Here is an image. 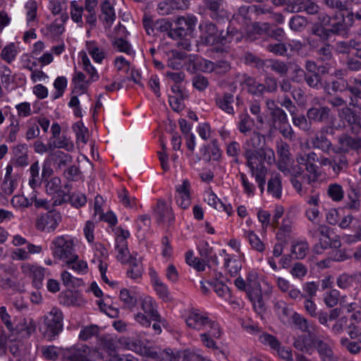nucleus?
<instances>
[{"mask_svg": "<svg viewBox=\"0 0 361 361\" xmlns=\"http://www.w3.org/2000/svg\"><path fill=\"white\" fill-rule=\"evenodd\" d=\"M66 264L69 268H71L78 272L86 271L87 269V262L84 260H79L78 256L75 254L66 260Z\"/></svg>", "mask_w": 361, "mask_h": 361, "instance_id": "34", "label": "nucleus"}, {"mask_svg": "<svg viewBox=\"0 0 361 361\" xmlns=\"http://www.w3.org/2000/svg\"><path fill=\"white\" fill-rule=\"evenodd\" d=\"M23 274L32 279V283L37 289L42 286L45 269L37 265L24 264L21 266Z\"/></svg>", "mask_w": 361, "mask_h": 361, "instance_id": "9", "label": "nucleus"}, {"mask_svg": "<svg viewBox=\"0 0 361 361\" xmlns=\"http://www.w3.org/2000/svg\"><path fill=\"white\" fill-rule=\"evenodd\" d=\"M360 191L355 185H350L348 192V201L345 208L354 212H358L361 208V202L360 200Z\"/></svg>", "mask_w": 361, "mask_h": 361, "instance_id": "15", "label": "nucleus"}, {"mask_svg": "<svg viewBox=\"0 0 361 361\" xmlns=\"http://www.w3.org/2000/svg\"><path fill=\"white\" fill-rule=\"evenodd\" d=\"M36 326L32 320L27 323L25 319L16 324V327L10 331L8 334L10 341H15L17 339H23L30 336L32 333L35 331Z\"/></svg>", "mask_w": 361, "mask_h": 361, "instance_id": "8", "label": "nucleus"}, {"mask_svg": "<svg viewBox=\"0 0 361 361\" xmlns=\"http://www.w3.org/2000/svg\"><path fill=\"white\" fill-rule=\"evenodd\" d=\"M293 324L302 332L310 333L309 324L307 319L295 312L292 316Z\"/></svg>", "mask_w": 361, "mask_h": 361, "instance_id": "45", "label": "nucleus"}, {"mask_svg": "<svg viewBox=\"0 0 361 361\" xmlns=\"http://www.w3.org/2000/svg\"><path fill=\"white\" fill-rule=\"evenodd\" d=\"M196 21L197 19L194 16L188 18L181 16L176 19V24L179 30H183L187 35L193 31Z\"/></svg>", "mask_w": 361, "mask_h": 361, "instance_id": "23", "label": "nucleus"}, {"mask_svg": "<svg viewBox=\"0 0 361 361\" xmlns=\"http://www.w3.org/2000/svg\"><path fill=\"white\" fill-rule=\"evenodd\" d=\"M90 349L87 345L80 348H75L67 350L64 357L68 361H90L88 356L90 355Z\"/></svg>", "mask_w": 361, "mask_h": 361, "instance_id": "14", "label": "nucleus"}, {"mask_svg": "<svg viewBox=\"0 0 361 361\" xmlns=\"http://www.w3.org/2000/svg\"><path fill=\"white\" fill-rule=\"evenodd\" d=\"M124 344L126 347L140 355L153 361H179L180 353H174L171 349L156 351L153 348L144 345L140 340L127 338Z\"/></svg>", "mask_w": 361, "mask_h": 361, "instance_id": "2", "label": "nucleus"}, {"mask_svg": "<svg viewBox=\"0 0 361 361\" xmlns=\"http://www.w3.org/2000/svg\"><path fill=\"white\" fill-rule=\"evenodd\" d=\"M327 194L335 202L341 201L344 197L343 188L338 183L330 184L327 189Z\"/></svg>", "mask_w": 361, "mask_h": 361, "instance_id": "32", "label": "nucleus"}, {"mask_svg": "<svg viewBox=\"0 0 361 361\" xmlns=\"http://www.w3.org/2000/svg\"><path fill=\"white\" fill-rule=\"evenodd\" d=\"M251 6L247 5H241L238 8L236 11L233 15V19L238 20L240 18L243 19L245 23H249L252 21L251 13L252 9L250 8Z\"/></svg>", "mask_w": 361, "mask_h": 361, "instance_id": "31", "label": "nucleus"}, {"mask_svg": "<svg viewBox=\"0 0 361 361\" xmlns=\"http://www.w3.org/2000/svg\"><path fill=\"white\" fill-rule=\"evenodd\" d=\"M152 281L154 290L159 298L165 302L169 301V292L167 286L160 281L157 276L153 278Z\"/></svg>", "mask_w": 361, "mask_h": 361, "instance_id": "30", "label": "nucleus"}, {"mask_svg": "<svg viewBox=\"0 0 361 361\" xmlns=\"http://www.w3.org/2000/svg\"><path fill=\"white\" fill-rule=\"evenodd\" d=\"M339 296V291L336 289L331 290L324 298L325 305L329 308L335 307L338 302Z\"/></svg>", "mask_w": 361, "mask_h": 361, "instance_id": "51", "label": "nucleus"}, {"mask_svg": "<svg viewBox=\"0 0 361 361\" xmlns=\"http://www.w3.org/2000/svg\"><path fill=\"white\" fill-rule=\"evenodd\" d=\"M267 191L276 198L281 197V184L279 177L275 176L269 180Z\"/></svg>", "mask_w": 361, "mask_h": 361, "instance_id": "37", "label": "nucleus"}, {"mask_svg": "<svg viewBox=\"0 0 361 361\" xmlns=\"http://www.w3.org/2000/svg\"><path fill=\"white\" fill-rule=\"evenodd\" d=\"M328 25H324L321 21L319 23H314L311 30L312 35L318 37L323 41H328L331 37L330 32H329V28H326Z\"/></svg>", "mask_w": 361, "mask_h": 361, "instance_id": "29", "label": "nucleus"}, {"mask_svg": "<svg viewBox=\"0 0 361 361\" xmlns=\"http://www.w3.org/2000/svg\"><path fill=\"white\" fill-rule=\"evenodd\" d=\"M338 140L341 149L344 151H348L349 149L357 150L361 148V138L353 137L347 134H342L339 136Z\"/></svg>", "mask_w": 361, "mask_h": 361, "instance_id": "19", "label": "nucleus"}, {"mask_svg": "<svg viewBox=\"0 0 361 361\" xmlns=\"http://www.w3.org/2000/svg\"><path fill=\"white\" fill-rule=\"evenodd\" d=\"M243 37L242 32L234 27L229 25L226 30H219L215 23L209 22L204 25L202 33L200 36V43L208 47H224L232 43H238Z\"/></svg>", "mask_w": 361, "mask_h": 361, "instance_id": "1", "label": "nucleus"}, {"mask_svg": "<svg viewBox=\"0 0 361 361\" xmlns=\"http://www.w3.org/2000/svg\"><path fill=\"white\" fill-rule=\"evenodd\" d=\"M231 69L230 62L226 60H219L214 62V73L218 75H224Z\"/></svg>", "mask_w": 361, "mask_h": 361, "instance_id": "57", "label": "nucleus"}, {"mask_svg": "<svg viewBox=\"0 0 361 361\" xmlns=\"http://www.w3.org/2000/svg\"><path fill=\"white\" fill-rule=\"evenodd\" d=\"M205 150L204 159L210 160L212 158L214 160H218L220 157V150L217 145L216 140H213L209 145L204 147Z\"/></svg>", "mask_w": 361, "mask_h": 361, "instance_id": "35", "label": "nucleus"}, {"mask_svg": "<svg viewBox=\"0 0 361 361\" xmlns=\"http://www.w3.org/2000/svg\"><path fill=\"white\" fill-rule=\"evenodd\" d=\"M31 179L29 181V184L31 188H35L37 185L41 183L42 176H39V166L38 161L34 162L30 169Z\"/></svg>", "mask_w": 361, "mask_h": 361, "instance_id": "40", "label": "nucleus"}, {"mask_svg": "<svg viewBox=\"0 0 361 361\" xmlns=\"http://www.w3.org/2000/svg\"><path fill=\"white\" fill-rule=\"evenodd\" d=\"M223 3V0H203L205 8L210 11L211 18L216 21L221 18Z\"/></svg>", "mask_w": 361, "mask_h": 361, "instance_id": "21", "label": "nucleus"}, {"mask_svg": "<svg viewBox=\"0 0 361 361\" xmlns=\"http://www.w3.org/2000/svg\"><path fill=\"white\" fill-rule=\"evenodd\" d=\"M333 133V130L331 128H323L312 140V144L314 148L321 149L324 153H329L333 149L332 144L330 140L327 137L329 130Z\"/></svg>", "mask_w": 361, "mask_h": 361, "instance_id": "10", "label": "nucleus"}, {"mask_svg": "<svg viewBox=\"0 0 361 361\" xmlns=\"http://www.w3.org/2000/svg\"><path fill=\"white\" fill-rule=\"evenodd\" d=\"M339 116L351 126L353 131L357 133L361 130V114L345 106L339 111Z\"/></svg>", "mask_w": 361, "mask_h": 361, "instance_id": "12", "label": "nucleus"}, {"mask_svg": "<svg viewBox=\"0 0 361 361\" xmlns=\"http://www.w3.org/2000/svg\"><path fill=\"white\" fill-rule=\"evenodd\" d=\"M274 130H278L282 136L286 139H288L290 141H293L295 139V133L288 123L287 124H283L276 128Z\"/></svg>", "mask_w": 361, "mask_h": 361, "instance_id": "63", "label": "nucleus"}, {"mask_svg": "<svg viewBox=\"0 0 361 361\" xmlns=\"http://www.w3.org/2000/svg\"><path fill=\"white\" fill-rule=\"evenodd\" d=\"M53 255L60 259H68L74 255L73 241L66 240L63 236L56 238L53 242Z\"/></svg>", "mask_w": 361, "mask_h": 361, "instance_id": "6", "label": "nucleus"}, {"mask_svg": "<svg viewBox=\"0 0 361 361\" xmlns=\"http://www.w3.org/2000/svg\"><path fill=\"white\" fill-rule=\"evenodd\" d=\"M348 166V160L345 156L338 154L333 159V170L336 173H339Z\"/></svg>", "mask_w": 361, "mask_h": 361, "instance_id": "47", "label": "nucleus"}, {"mask_svg": "<svg viewBox=\"0 0 361 361\" xmlns=\"http://www.w3.org/2000/svg\"><path fill=\"white\" fill-rule=\"evenodd\" d=\"M304 80L309 87L318 89L321 84L322 77L318 73H314V74L306 73Z\"/></svg>", "mask_w": 361, "mask_h": 361, "instance_id": "59", "label": "nucleus"}, {"mask_svg": "<svg viewBox=\"0 0 361 361\" xmlns=\"http://www.w3.org/2000/svg\"><path fill=\"white\" fill-rule=\"evenodd\" d=\"M319 21L323 25H328L329 32L331 35L341 36L348 37L350 27L354 23L353 12L336 13L334 16H329L326 14H321L318 17Z\"/></svg>", "mask_w": 361, "mask_h": 361, "instance_id": "3", "label": "nucleus"}, {"mask_svg": "<svg viewBox=\"0 0 361 361\" xmlns=\"http://www.w3.org/2000/svg\"><path fill=\"white\" fill-rule=\"evenodd\" d=\"M112 45L121 52H124L127 54H130L131 53L132 49L130 44L128 41L123 39L122 37L115 38L114 41L112 42Z\"/></svg>", "mask_w": 361, "mask_h": 361, "instance_id": "50", "label": "nucleus"}, {"mask_svg": "<svg viewBox=\"0 0 361 361\" xmlns=\"http://www.w3.org/2000/svg\"><path fill=\"white\" fill-rule=\"evenodd\" d=\"M86 47L89 54L95 62L101 63L103 61L105 57V53L96 45L94 41L87 42Z\"/></svg>", "mask_w": 361, "mask_h": 361, "instance_id": "27", "label": "nucleus"}, {"mask_svg": "<svg viewBox=\"0 0 361 361\" xmlns=\"http://www.w3.org/2000/svg\"><path fill=\"white\" fill-rule=\"evenodd\" d=\"M61 221V214L56 211L51 210L42 215L36 223L38 230L52 231L56 229L59 223Z\"/></svg>", "mask_w": 361, "mask_h": 361, "instance_id": "7", "label": "nucleus"}, {"mask_svg": "<svg viewBox=\"0 0 361 361\" xmlns=\"http://www.w3.org/2000/svg\"><path fill=\"white\" fill-rule=\"evenodd\" d=\"M263 85L265 87V92L270 93L276 92L278 89L277 79L274 75H267L264 77Z\"/></svg>", "mask_w": 361, "mask_h": 361, "instance_id": "53", "label": "nucleus"}, {"mask_svg": "<svg viewBox=\"0 0 361 361\" xmlns=\"http://www.w3.org/2000/svg\"><path fill=\"white\" fill-rule=\"evenodd\" d=\"M266 68H269L281 75H286L288 71L287 64L278 59H267Z\"/></svg>", "mask_w": 361, "mask_h": 361, "instance_id": "26", "label": "nucleus"}, {"mask_svg": "<svg viewBox=\"0 0 361 361\" xmlns=\"http://www.w3.org/2000/svg\"><path fill=\"white\" fill-rule=\"evenodd\" d=\"M276 153L279 156V161H290L291 154L290 152V147L286 142L280 140L277 142Z\"/></svg>", "mask_w": 361, "mask_h": 361, "instance_id": "28", "label": "nucleus"}, {"mask_svg": "<svg viewBox=\"0 0 361 361\" xmlns=\"http://www.w3.org/2000/svg\"><path fill=\"white\" fill-rule=\"evenodd\" d=\"M245 235L248 238L249 243L252 247L259 252L264 250V245L254 231H245Z\"/></svg>", "mask_w": 361, "mask_h": 361, "instance_id": "39", "label": "nucleus"}, {"mask_svg": "<svg viewBox=\"0 0 361 361\" xmlns=\"http://www.w3.org/2000/svg\"><path fill=\"white\" fill-rule=\"evenodd\" d=\"M127 264H130V269L127 271L128 276L136 279L142 276V269L140 259H137L134 255H130Z\"/></svg>", "mask_w": 361, "mask_h": 361, "instance_id": "22", "label": "nucleus"}, {"mask_svg": "<svg viewBox=\"0 0 361 361\" xmlns=\"http://www.w3.org/2000/svg\"><path fill=\"white\" fill-rule=\"evenodd\" d=\"M81 59L83 65V69L90 75L91 80L93 81L98 80L99 75L97 74L95 68L91 65L90 61L85 53L82 55Z\"/></svg>", "mask_w": 361, "mask_h": 361, "instance_id": "44", "label": "nucleus"}, {"mask_svg": "<svg viewBox=\"0 0 361 361\" xmlns=\"http://www.w3.org/2000/svg\"><path fill=\"white\" fill-rule=\"evenodd\" d=\"M192 85L197 90L203 91L208 87L209 82L206 77L200 74L194 76Z\"/></svg>", "mask_w": 361, "mask_h": 361, "instance_id": "64", "label": "nucleus"}, {"mask_svg": "<svg viewBox=\"0 0 361 361\" xmlns=\"http://www.w3.org/2000/svg\"><path fill=\"white\" fill-rule=\"evenodd\" d=\"M154 214L158 224L168 223L171 224L174 219L171 208L161 200L157 201V206L154 209Z\"/></svg>", "mask_w": 361, "mask_h": 361, "instance_id": "11", "label": "nucleus"}, {"mask_svg": "<svg viewBox=\"0 0 361 361\" xmlns=\"http://www.w3.org/2000/svg\"><path fill=\"white\" fill-rule=\"evenodd\" d=\"M215 102L218 107L222 111L231 115L234 114V109L232 106L235 102L233 94L229 92H226L222 96L217 97Z\"/></svg>", "mask_w": 361, "mask_h": 361, "instance_id": "18", "label": "nucleus"}, {"mask_svg": "<svg viewBox=\"0 0 361 361\" xmlns=\"http://www.w3.org/2000/svg\"><path fill=\"white\" fill-rule=\"evenodd\" d=\"M116 249L118 250L117 259L122 264H127L128 262V257L131 255L128 249L127 242H124L123 240L120 243H116Z\"/></svg>", "mask_w": 361, "mask_h": 361, "instance_id": "36", "label": "nucleus"}, {"mask_svg": "<svg viewBox=\"0 0 361 361\" xmlns=\"http://www.w3.org/2000/svg\"><path fill=\"white\" fill-rule=\"evenodd\" d=\"M200 255L203 262H206L209 267V257L213 254V247L207 241H203L199 250Z\"/></svg>", "mask_w": 361, "mask_h": 361, "instance_id": "54", "label": "nucleus"}, {"mask_svg": "<svg viewBox=\"0 0 361 361\" xmlns=\"http://www.w3.org/2000/svg\"><path fill=\"white\" fill-rule=\"evenodd\" d=\"M239 119L238 129L240 132L245 135L250 133L254 126V120L251 118L246 111L240 114Z\"/></svg>", "mask_w": 361, "mask_h": 361, "instance_id": "25", "label": "nucleus"}, {"mask_svg": "<svg viewBox=\"0 0 361 361\" xmlns=\"http://www.w3.org/2000/svg\"><path fill=\"white\" fill-rule=\"evenodd\" d=\"M245 60L246 63L255 64V68L265 71L267 60H263L250 52L245 53Z\"/></svg>", "mask_w": 361, "mask_h": 361, "instance_id": "42", "label": "nucleus"}, {"mask_svg": "<svg viewBox=\"0 0 361 361\" xmlns=\"http://www.w3.org/2000/svg\"><path fill=\"white\" fill-rule=\"evenodd\" d=\"M99 328L97 325L92 324L85 326L80 331L79 338L82 341H87L94 336L97 335Z\"/></svg>", "mask_w": 361, "mask_h": 361, "instance_id": "48", "label": "nucleus"}, {"mask_svg": "<svg viewBox=\"0 0 361 361\" xmlns=\"http://www.w3.org/2000/svg\"><path fill=\"white\" fill-rule=\"evenodd\" d=\"M207 326L210 327V330H207L203 335H207L209 337L218 338L221 336V332L219 324L214 321L209 320Z\"/></svg>", "mask_w": 361, "mask_h": 361, "instance_id": "61", "label": "nucleus"}, {"mask_svg": "<svg viewBox=\"0 0 361 361\" xmlns=\"http://www.w3.org/2000/svg\"><path fill=\"white\" fill-rule=\"evenodd\" d=\"M330 111L327 106L312 107L307 110V118L310 122L326 123L329 119Z\"/></svg>", "mask_w": 361, "mask_h": 361, "instance_id": "13", "label": "nucleus"}, {"mask_svg": "<svg viewBox=\"0 0 361 361\" xmlns=\"http://www.w3.org/2000/svg\"><path fill=\"white\" fill-rule=\"evenodd\" d=\"M209 317L197 312H191L185 319L187 326L190 328L201 330L202 327H207Z\"/></svg>", "mask_w": 361, "mask_h": 361, "instance_id": "16", "label": "nucleus"}, {"mask_svg": "<svg viewBox=\"0 0 361 361\" xmlns=\"http://www.w3.org/2000/svg\"><path fill=\"white\" fill-rule=\"evenodd\" d=\"M308 244L307 242H298L292 245L291 252L295 255L296 259H303L307 252Z\"/></svg>", "mask_w": 361, "mask_h": 361, "instance_id": "41", "label": "nucleus"}, {"mask_svg": "<svg viewBox=\"0 0 361 361\" xmlns=\"http://www.w3.org/2000/svg\"><path fill=\"white\" fill-rule=\"evenodd\" d=\"M340 343L341 346L345 348L351 354H357L361 350V347L357 342L350 341L348 338H342Z\"/></svg>", "mask_w": 361, "mask_h": 361, "instance_id": "56", "label": "nucleus"}, {"mask_svg": "<svg viewBox=\"0 0 361 361\" xmlns=\"http://www.w3.org/2000/svg\"><path fill=\"white\" fill-rule=\"evenodd\" d=\"M317 160V154L314 152H311L307 154V164H306V170L312 174H315L317 171V166L315 164L316 161Z\"/></svg>", "mask_w": 361, "mask_h": 361, "instance_id": "60", "label": "nucleus"}, {"mask_svg": "<svg viewBox=\"0 0 361 361\" xmlns=\"http://www.w3.org/2000/svg\"><path fill=\"white\" fill-rule=\"evenodd\" d=\"M269 115L270 130H274L283 124H287L288 122L287 114L281 107L274 111H271Z\"/></svg>", "mask_w": 361, "mask_h": 361, "instance_id": "17", "label": "nucleus"}, {"mask_svg": "<svg viewBox=\"0 0 361 361\" xmlns=\"http://www.w3.org/2000/svg\"><path fill=\"white\" fill-rule=\"evenodd\" d=\"M267 51L278 56H285L287 54L288 48L283 43L269 44L267 47Z\"/></svg>", "mask_w": 361, "mask_h": 361, "instance_id": "58", "label": "nucleus"}, {"mask_svg": "<svg viewBox=\"0 0 361 361\" xmlns=\"http://www.w3.org/2000/svg\"><path fill=\"white\" fill-rule=\"evenodd\" d=\"M312 342L314 343L320 358L334 353L329 345L322 340L312 338Z\"/></svg>", "mask_w": 361, "mask_h": 361, "instance_id": "43", "label": "nucleus"}, {"mask_svg": "<svg viewBox=\"0 0 361 361\" xmlns=\"http://www.w3.org/2000/svg\"><path fill=\"white\" fill-rule=\"evenodd\" d=\"M293 123L304 131H309L311 129V122L302 114H297L295 111L292 115Z\"/></svg>", "mask_w": 361, "mask_h": 361, "instance_id": "33", "label": "nucleus"}, {"mask_svg": "<svg viewBox=\"0 0 361 361\" xmlns=\"http://www.w3.org/2000/svg\"><path fill=\"white\" fill-rule=\"evenodd\" d=\"M62 322L63 313L56 307L52 308L51 312L44 317V335L49 340H51L62 331Z\"/></svg>", "mask_w": 361, "mask_h": 361, "instance_id": "5", "label": "nucleus"}, {"mask_svg": "<svg viewBox=\"0 0 361 361\" xmlns=\"http://www.w3.org/2000/svg\"><path fill=\"white\" fill-rule=\"evenodd\" d=\"M307 24V20L305 17L301 16H293L289 22L290 28L295 32H301Z\"/></svg>", "mask_w": 361, "mask_h": 361, "instance_id": "38", "label": "nucleus"}, {"mask_svg": "<svg viewBox=\"0 0 361 361\" xmlns=\"http://www.w3.org/2000/svg\"><path fill=\"white\" fill-rule=\"evenodd\" d=\"M52 155L54 157V161L58 164L59 169L66 166L68 163L72 161V157L70 154L61 151H57Z\"/></svg>", "mask_w": 361, "mask_h": 361, "instance_id": "49", "label": "nucleus"}, {"mask_svg": "<svg viewBox=\"0 0 361 361\" xmlns=\"http://www.w3.org/2000/svg\"><path fill=\"white\" fill-rule=\"evenodd\" d=\"M102 13L99 16V19L106 23V25L109 28L116 19V14L114 8L108 0H105L101 6Z\"/></svg>", "mask_w": 361, "mask_h": 361, "instance_id": "20", "label": "nucleus"}, {"mask_svg": "<svg viewBox=\"0 0 361 361\" xmlns=\"http://www.w3.org/2000/svg\"><path fill=\"white\" fill-rule=\"evenodd\" d=\"M87 202V199L85 195H79V194H73L72 195H70L68 197V198H66V196L63 197V200H56L54 201V205H60L62 203L64 202H70L72 206L78 208L83 205Z\"/></svg>", "mask_w": 361, "mask_h": 361, "instance_id": "24", "label": "nucleus"}, {"mask_svg": "<svg viewBox=\"0 0 361 361\" xmlns=\"http://www.w3.org/2000/svg\"><path fill=\"white\" fill-rule=\"evenodd\" d=\"M16 47L13 43L6 46L1 51V57L7 63H11L16 55Z\"/></svg>", "mask_w": 361, "mask_h": 361, "instance_id": "52", "label": "nucleus"}, {"mask_svg": "<svg viewBox=\"0 0 361 361\" xmlns=\"http://www.w3.org/2000/svg\"><path fill=\"white\" fill-rule=\"evenodd\" d=\"M244 156L247 160L246 165L250 168L252 176L259 174L262 169L263 173H267L264 162L271 164L274 161V152L269 148L257 149L246 148Z\"/></svg>", "mask_w": 361, "mask_h": 361, "instance_id": "4", "label": "nucleus"}, {"mask_svg": "<svg viewBox=\"0 0 361 361\" xmlns=\"http://www.w3.org/2000/svg\"><path fill=\"white\" fill-rule=\"evenodd\" d=\"M286 34L282 27H279L276 25L270 24L268 37L276 41L282 42Z\"/></svg>", "mask_w": 361, "mask_h": 361, "instance_id": "55", "label": "nucleus"}, {"mask_svg": "<svg viewBox=\"0 0 361 361\" xmlns=\"http://www.w3.org/2000/svg\"><path fill=\"white\" fill-rule=\"evenodd\" d=\"M71 18L73 21L75 23H80L82 22V16L83 12V8L82 6H78L77 1H73L71 3Z\"/></svg>", "mask_w": 361, "mask_h": 361, "instance_id": "62", "label": "nucleus"}, {"mask_svg": "<svg viewBox=\"0 0 361 361\" xmlns=\"http://www.w3.org/2000/svg\"><path fill=\"white\" fill-rule=\"evenodd\" d=\"M73 130L75 132L78 140H80L83 143H87V129L84 126L82 122L78 121L74 123L73 126Z\"/></svg>", "mask_w": 361, "mask_h": 361, "instance_id": "46", "label": "nucleus"}]
</instances>
